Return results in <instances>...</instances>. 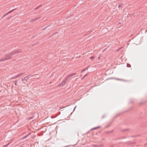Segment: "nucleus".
<instances>
[{"label":"nucleus","instance_id":"3","mask_svg":"<svg viewBox=\"0 0 147 147\" xmlns=\"http://www.w3.org/2000/svg\"><path fill=\"white\" fill-rule=\"evenodd\" d=\"M11 12V11H10V12H9L8 13H10Z\"/></svg>","mask_w":147,"mask_h":147},{"label":"nucleus","instance_id":"2","mask_svg":"<svg viewBox=\"0 0 147 147\" xmlns=\"http://www.w3.org/2000/svg\"><path fill=\"white\" fill-rule=\"evenodd\" d=\"M86 75H86V74L84 76V77L85 76H86Z\"/></svg>","mask_w":147,"mask_h":147},{"label":"nucleus","instance_id":"4","mask_svg":"<svg viewBox=\"0 0 147 147\" xmlns=\"http://www.w3.org/2000/svg\"><path fill=\"white\" fill-rule=\"evenodd\" d=\"M6 146V145L5 146H4V147H5V146Z\"/></svg>","mask_w":147,"mask_h":147},{"label":"nucleus","instance_id":"1","mask_svg":"<svg viewBox=\"0 0 147 147\" xmlns=\"http://www.w3.org/2000/svg\"><path fill=\"white\" fill-rule=\"evenodd\" d=\"M94 58L93 56L91 57H90V59H93Z\"/></svg>","mask_w":147,"mask_h":147}]
</instances>
